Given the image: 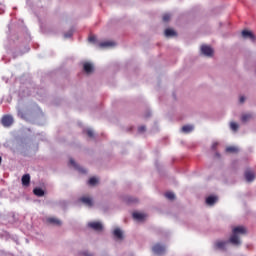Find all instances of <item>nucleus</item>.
Returning a JSON list of instances; mask_svg holds the SVG:
<instances>
[{"mask_svg":"<svg viewBox=\"0 0 256 256\" xmlns=\"http://www.w3.org/2000/svg\"><path fill=\"white\" fill-rule=\"evenodd\" d=\"M162 21H164V23H169V21H171V14L166 13L162 16Z\"/></svg>","mask_w":256,"mask_h":256,"instance_id":"nucleus-22","label":"nucleus"},{"mask_svg":"<svg viewBox=\"0 0 256 256\" xmlns=\"http://www.w3.org/2000/svg\"><path fill=\"white\" fill-rule=\"evenodd\" d=\"M253 118V115L251 114H243L241 117L242 123H247V121H250V119Z\"/></svg>","mask_w":256,"mask_h":256,"instance_id":"nucleus-19","label":"nucleus"},{"mask_svg":"<svg viewBox=\"0 0 256 256\" xmlns=\"http://www.w3.org/2000/svg\"><path fill=\"white\" fill-rule=\"evenodd\" d=\"M226 245H227V242H225V241H217L215 243L216 249H220L221 251H225Z\"/></svg>","mask_w":256,"mask_h":256,"instance_id":"nucleus-14","label":"nucleus"},{"mask_svg":"<svg viewBox=\"0 0 256 256\" xmlns=\"http://www.w3.org/2000/svg\"><path fill=\"white\" fill-rule=\"evenodd\" d=\"M115 45H116V43L113 42V41H105V42H101V43L99 44V47H100L101 49H103V48H105V47H115Z\"/></svg>","mask_w":256,"mask_h":256,"instance_id":"nucleus-12","label":"nucleus"},{"mask_svg":"<svg viewBox=\"0 0 256 256\" xmlns=\"http://www.w3.org/2000/svg\"><path fill=\"white\" fill-rule=\"evenodd\" d=\"M230 129L232 131H237L239 129V124L235 123V122H231L230 123Z\"/></svg>","mask_w":256,"mask_h":256,"instance_id":"nucleus-26","label":"nucleus"},{"mask_svg":"<svg viewBox=\"0 0 256 256\" xmlns=\"http://www.w3.org/2000/svg\"><path fill=\"white\" fill-rule=\"evenodd\" d=\"M237 151H239V149H237L235 146H229L226 148L227 153H237Z\"/></svg>","mask_w":256,"mask_h":256,"instance_id":"nucleus-21","label":"nucleus"},{"mask_svg":"<svg viewBox=\"0 0 256 256\" xmlns=\"http://www.w3.org/2000/svg\"><path fill=\"white\" fill-rule=\"evenodd\" d=\"M97 183H99V180H97V178L92 177L89 179L88 184L91 185L92 187H94V185H96Z\"/></svg>","mask_w":256,"mask_h":256,"instance_id":"nucleus-24","label":"nucleus"},{"mask_svg":"<svg viewBox=\"0 0 256 256\" xmlns=\"http://www.w3.org/2000/svg\"><path fill=\"white\" fill-rule=\"evenodd\" d=\"M84 256H91V254L87 253V252H84L83 253Z\"/></svg>","mask_w":256,"mask_h":256,"instance_id":"nucleus-34","label":"nucleus"},{"mask_svg":"<svg viewBox=\"0 0 256 256\" xmlns=\"http://www.w3.org/2000/svg\"><path fill=\"white\" fill-rule=\"evenodd\" d=\"M244 176L248 183H252V181H255V172L251 169H247L244 172Z\"/></svg>","mask_w":256,"mask_h":256,"instance_id":"nucleus-4","label":"nucleus"},{"mask_svg":"<svg viewBox=\"0 0 256 256\" xmlns=\"http://www.w3.org/2000/svg\"><path fill=\"white\" fill-rule=\"evenodd\" d=\"M33 193L36 197H43L45 195V191L41 188H34Z\"/></svg>","mask_w":256,"mask_h":256,"instance_id":"nucleus-15","label":"nucleus"},{"mask_svg":"<svg viewBox=\"0 0 256 256\" xmlns=\"http://www.w3.org/2000/svg\"><path fill=\"white\" fill-rule=\"evenodd\" d=\"M80 201L84 203V205H87V207H93V200L90 197H82Z\"/></svg>","mask_w":256,"mask_h":256,"instance_id":"nucleus-9","label":"nucleus"},{"mask_svg":"<svg viewBox=\"0 0 256 256\" xmlns=\"http://www.w3.org/2000/svg\"><path fill=\"white\" fill-rule=\"evenodd\" d=\"M152 251L156 255H163V253H165V246L161 244H156L153 246Z\"/></svg>","mask_w":256,"mask_h":256,"instance_id":"nucleus-5","label":"nucleus"},{"mask_svg":"<svg viewBox=\"0 0 256 256\" xmlns=\"http://www.w3.org/2000/svg\"><path fill=\"white\" fill-rule=\"evenodd\" d=\"M165 37H177V32L171 28H168L164 31Z\"/></svg>","mask_w":256,"mask_h":256,"instance_id":"nucleus-10","label":"nucleus"},{"mask_svg":"<svg viewBox=\"0 0 256 256\" xmlns=\"http://www.w3.org/2000/svg\"><path fill=\"white\" fill-rule=\"evenodd\" d=\"M83 69H84L85 73H87V74L93 73V64L86 62L83 65Z\"/></svg>","mask_w":256,"mask_h":256,"instance_id":"nucleus-11","label":"nucleus"},{"mask_svg":"<svg viewBox=\"0 0 256 256\" xmlns=\"http://www.w3.org/2000/svg\"><path fill=\"white\" fill-rule=\"evenodd\" d=\"M88 227L94 231H103V224L101 222H90L88 223Z\"/></svg>","mask_w":256,"mask_h":256,"instance_id":"nucleus-6","label":"nucleus"},{"mask_svg":"<svg viewBox=\"0 0 256 256\" xmlns=\"http://www.w3.org/2000/svg\"><path fill=\"white\" fill-rule=\"evenodd\" d=\"M145 130H146L145 126H140L138 128L139 133H145Z\"/></svg>","mask_w":256,"mask_h":256,"instance_id":"nucleus-30","label":"nucleus"},{"mask_svg":"<svg viewBox=\"0 0 256 256\" xmlns=\"http://www.w3.org/2000/svg\"><path fill=\"white\" fill-rule=\"evenodd\" d=\"M217 197L216 196H209L206 198L207 205H213L214 203H217Z\"/></svg>","mask_w":256,"mask_h":256,"instance_id":"nucleus-17","label":"nucleus"},{"mask_svg":"<svg viewBox=\"0 0 256 256\" xmlns=\"http://www.w3.org/2000/svg\"><path fill=\"white\" fill-rule=\"evenodd\" d=\"M88 41H90V43H95V41H97V37H95V36H90V37L88 38Z\"/></svg>","mask_w":256,"mask_h":256,"instance_id":"nucleus-29","label":"nucleus"},{"mask_svg":"<svg viewBox=\"0 0 256 256\" xmlns=\"http://www.w3.org/2000/svg\"><path fill=\"white\" fill-rule=\"evenodd\" d=\"M201 53L202 55H205L206 57H213V48L207 45L201 46Z\"/></svg>","mask_w":256,"mask_h":256,"instance_id":"nucleus-3","label":"nucleus"},{"mask_svg":"<svg viewBox=\"0 0 256 256\" xmlns=\"http://www.w3.org/2000/svg\"><path fill=\"white\" fill-rule=\"evenodd\" d=\"M69 163L75 169H79V165H77V163L75 162V160H73V158L70 159Z\"/></svg>","mask_w":256,"mask_h":256,"instance_id":"nucleus-27","label":"nucleus"},{"mask_svg":"<svg viewBox=\"0 0 256 256\" xmlns=\"http://www.w3.org/2000/svg\"><path fill=\"white\" fill-rule=\"evenodd\" d=\"M242 37L244 39H250V41H255V34H253V32L249 31V30H243L242 31Z\"/></svg>","mask_w":256,"mask_h":256,"instance_id":"nucleus-7","label":"nucleus"},{"mask_svg":"<svg viewBox=\"0 0 256 256\" xmlns=\"http://www.w3.org/2000/svg\"><path fill=\"white\" fill-rule=\"evenodd\" d=\"M240 103H245V97L244 96L240 97Z\"/></svg>","mask_w":256,"mask_h":256,"instance_id":"nucleus-32","label":"nucleus"},{"mask_svg":"<svg viewBox=\"0 0 256 256\" xmlns=\"http://www.w3.org/2000/svg\"><path fill=\"white\" fill-rule=\"evenodd\" d=\"M1 124L3 127H11L13 125V116L11 115H5L1 119Z\"/></svg>","mask_w":256,"mask_h":256,"instance_id":"nucleus-2","label":"nucleus"},{"mask_svg":"<svg viewBox=\"0 0 256 256\" xmlns=\"http://www.w3.org/2000/svg\"><path fill=\"white\" fill-rule=\"evenodd\" d=\"M212 149H217V143L212 144Z\"/></svg>","mask_w":256,"mask_h":256,"instance_id":"nucleus-33","label":"nucleus"},{"mask_svg":"<svg viewBox=\"0 0 256 256\" xmlns=\"http://www.w3.org/2000/svg\"><path fill=\"white\" fill-rule=\"evenodd\" d=\"M113 235H114V237H116V239H123V232L119 228H116L113 231Z\"/></svg>","mask_w":256,"mask_h":256,"instance_id":"nucleus-16","label":"nucleus"},{"mask_svg":"<svg viewBox=\"0 0 256 256\" xmlns=\"http://www.w3.org/2000/svg\"><path fill=\"white\" fill-rule=\"evenodd\" d=\"M165 198L169 199L170 201H173V199H175V194L173 192H166Z\"/></svg>","mask_w":256,"mask_h":256,"instance_id":"nucleus-23","label":"nucleus"},{"mask_svg":"<svg viewBox=\"0 0 256 256\" xmlns=\"http://www.w3.org/2000/svg\"><path fill=\"white\" fill-rule=\"evenodd\" d=\"M193 131V126L192 125H185L182 127V132L183 133H191Z\"/></svg>","mask_w":256,"mask_h":256,"instance_id":"nucleus-20","label":"nucleus"},{"mask_svg":"<svg viewBox=\"0 0 256 256\" xmlns=\"http://www.w3.org/2000/svg\"><path fill=\"white\" fill-rule=\"evenodd\" d=\"M247 233V229L243 226H237L233 229V234L231 235L229 241L232 245H241V240L237 235H245Z\"/></svg>","mask_w":256,"mask_h":256,"instance_id":"nucleus-1","label":"nucleus"},{"mask_svg":"<svg viewBox=\"0 0 256 256\" xmlns=\"http://www.w3.org/2000/svg\"><path fill=\"white\" fill-rule=\"evenodd\" d=\"M31 183V176L29 174H25L22 176V185L24 187H29Z\"/></svg>","mask_w":256,"mask_h":256,"instance_id":"nucleus-8","label":"nucleus"},{"mask_svg":"<svg viewBox=\"0 0 256 256\" xmlns=\"http://www.w3.org/2000/svg\"><path fill=\"white\" fill-rule=\"evenodd\" d=\"M86 134L88 135V137H90V139H93V137H95V134L91 129L86 130Z\"/></svg>","mask_w":256,"mask_h":256,"instance_id":"nucleus-28","label":"nucleus"},{"mask_svg":"<svg viewBox=\"0 0 256 256\" xmlns=\"http://www.w3.org/2000/svg\"><path fill=\"white\" fill-rule=\"evenodd\" d=\"M132 217H133V219H136L137 221H143V219H145L146 216L143 213L134 212L132 214Z\"/></svg>","mask_w":256,"mask_h":256,"instance_id":"nucleus-13","label":"nucleus"},{"mask_svg":"<svg viewBox=\"0 0 256 256\" xmlns=\"http://www.w3.org/2000/svg\"><path fill=\"white\" fill-rule=\"evenodd\" d=\"M48 223H51L52 225H61V220L57 218L50 217L47 219Z\"/></svg>","mask_w":256,"mask_h":256,"instance_id":"nucleus-18","label":"nucleus"},{"mask_svg":"<svg viewBox=\"0 0 256 256\" xmlns=\"http://www.w3.org/2000/svg\"><path fill=\"white\" fill-rule=\"evenodd\" d=\"M138 202H139V200H137V198H134L131 196L126 198V203H138Z\"/></svg>","mask_w":256,"mask_h":256,"instance_id":"nucleus-25","label":"nucleus"},{"mask_svg":"<svg viewBox=\"0 0 256 256\" xmlns=\"http://www.w3.org/2000/svg\"><path fill=\"white\" fill-rule=\"evenodd\" d=\"M71 35H73L72 32H70L69 34H65L64 37L67 39V38L71 37Z\"/></svg>","mask_w":256,"mask_h":256,"instance_id":"nucleus-31","label":"nucleus"}]
</instances>
